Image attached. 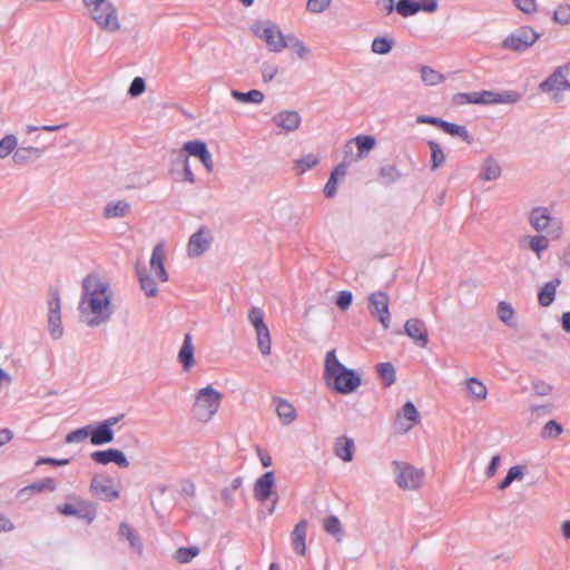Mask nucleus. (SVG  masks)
Segmentation results:
<instances>
[{"label": "nucleus", "mask_w": 570, "mask_h": 570, "mask_svg": "<svg viewBox=\"0 0 570 570\" xmlns=\"http://www.w3.org/2000/svg\"><path fill=\"white\" fill-rule=\"evenodd\" d=\"M114 292L108 281L90 273L81 281L78 302L79 320L86 326L95 328L110 322L114 313Z\"/></svg>", "instance_id": "1"}, {"label": "nucleus", "mask_w": 570, "mask_h": 570, "mask_svg": "<svg viewBox=\"0 0 570 570\" xmlns=\"http://www.w3.org/2000/svg\"><path fill=\"white\" fill-rule=\"evenodd\" d=\"M324 380L326 385L341 394H350L361 385V376L353 370L347 368L336 357L335 350L325 355Z\"/></svg>", "instance_id": "2"}, {"label": "nucleus", "mask_w": 570, "mask_h": 570, "mask_svg": "<svg viewBox=\"0 0 570 570\" xmlns=\"http://www.w3.org/2000/svg\"><path fill=\"white\" fill-rule=\"evenodd\" d=\"M529 226L538 234L548 235L552 240H559L564 235V223L553 214L549 206H534L527 215Z\"/></svg>", "instance_id": "3"}, {"label": "nucleus", "mask_w": 570, "mask_h": 570, "mask_svg": "<svg viewBox=\"0 0 570 570\" xmlns=\"http://www.w3.org/2000/svg\"><path fill=\"white\" fill-rule=\"evenodd\" d=\"M224 395L213 386L199 389L195 394L193 411L198 421L208 422L218 411Z\"/></svg>", "instance_id": "4"}, {"label": "nucleus", "mask_w": 570, "mask_h": 570, "mask_svg": "<svg viewBox=\"0 0 570 570\" xmlns=\"http://www.w3.org/2000/svg\"><path fill=\"white\" fill-rule=\"evenodd\" d=\"M252 32L263 40L272 52H281L287 48V36H284L281 29L271 21H256L252 26Z\"/></svg>", "instance_id": "5"}, {"label": "nucleus", "mask_w": 570, "mask_h": 570, "mask_svg": "<svg viewBox=\"0 0 570 570\" xmlns=\"http://www.w3.org/2000/svg\"><path fill=\"white\" fill-rule=\"evenodd\" d=\"M91 19L97 26L108 32H116L120 29V22L115 6L108 1L102 0L88 8Z\"/></svg>", "instance_id": "6"}, {"label": "nucleus", "mask_w": 570, "mask_h": 570, "mask_svg": "<svg viewBox=\"0 0 570 570\" xmlns=\"http://www.w3.org/2000/svg\"><path fill=\"white\" fill-rule=\"evenodd\" d=\"M392 466L399 488L402 490H416L420 488L424 478L423 470L399 461H393Z\"/></svg>", "instance_id": "7"}, {"label": "nucleus", "mask_w": 570, "mask_h": 570, "mask_svg": "<svg viewBox=\"0 0 570 570\" xmlns=\"http://www.w3.org/2000/svg\"><path fill=\"white\" fill-rule=\"evenodd\" d=\"M47 322L48 331L53 340L63 336V326L61 321V299L57 289H51L47 301Z\"/></svg>", "instance_id": "8"}, {"label": "nucleus", "mask_w": 570, "mask_h": 570, "mask_svg": "<svg viewBox=\"0 0 570 570\" xmlns=\"http://www.w3.org/2000/svg\"><path fill=\"white\" fill-rule=\"evenodd\" d=\"M538 33L533 28L523 26L518 28L515 31L510 33L503 41L502 48L513 51H525L529 49L538 39Z\"/></svg>", "instance_id": "9"}, {"label": "nucleus", "mask_w": 570, "mask_h": 570, "mask_svg": "<svg viewBox=\"0 0 570 570\" xmlns=\"http://www.w3.org/2000/svg\"><path fill=\"white\" fill-rule=\"evenodd\" d=\"M77 501V505L70 503L59 504L57 507V511L67 517H76L79 520L86 521L90 524L97 515V507L95 503L82 500L79 498H75Z\"/></svg>", "instance_id": "10"}, {"label": "nucleus", "mask_w": 570, "mask_h": 570, "mask_svg": "<svg viewBox=\"0 0 570 570\" xmlns=\"http://www.w3.org/2000/svg\"><path fill=\"white\" fill-rule=\"evenodd\" d=\"M390 297L385 292H373L368 296L370 314L377 320L384 328L390 327L391 314L389 311Z\"/></svg>", "instance_id": "11"}, {"label": "nucleus", "mask_w": 570, "mask_h": 570, "mask_svg": "<svg viewBox=\"0 0 570 570\" xmlns=\"http://www.w3.org/2000/svg\"><path fill=\"white\" fill-rule=\"evenodd\" d=\"M376 145V139L370 135H360L344 145L345 158L350 161H357L364 158Z\"/></svg>", "instance_id": "12"}, {"label": "nucleus", "mask_w": 570, "mask_h": 570, "mask_svg": "<svg viewBox=\"0 0 570 570\" xmlns=\"http://www.w3.org/2000/svg\"><path fill=\"white\" fill-rule=\"evenodd\" d=\"M89 490L92 495L107 502L115 501L120 495L118 487H115L112 479L108 476H94L91 479Z\"/></svg>", "instance_id": "13"}, {"label": "nucleus", "mask_w": 570, "mask_h": 570, "mask_svg": "<svg viewBox=\"0 0 570 570\" xmlns=\"http://www.w3.org/2000/svg\"><path fill=\"white\" fill-rule=\"evenodd\" d=\"M543 92H553V99L558 100L559 94L570 90V83L563 66L558 67L544 81L540 83Z\"/></svg>", "instance_id": "14"}, {"label": "nucleus", "mask_w": 570, "mask_h": 570, "mask_svg": "<svg viewBox=\"0 0 570 570\" xmlns=\"http://www.w3.org/2000/svg\"><path fill=\"white\" fill-rule=\"evenodd\" d=\"M213 242L210 230L202 226L194 233L187 244V254L189 257H198L209 249Z\"/></svg>", "instance_id": "15"}, {"label": "nucleus", "mask_w": 570, "mask_h": 570, "mask_svg": "<svg viewBox=\"0 0 570 570\" xmlns=\"http://www.w3.org/2000/svg\"><path fill=\"white\" fill-rule=\"evenodd\" d=\"M181 149L187 156L197 157L207 173H212L214 170V161L210 151L207 148V145L202 140H189L186 141Z\"/></svg>", "instance_id": "16"}, {"label": "nucleus", "mask_w": 570, "mask_h": 570, "mask_svg": "<svg viewBox=\"0 0 570 570\" xmlns=\"http://www.w3.org/2000/svg\"><path fill=\"white\" fill-rule=\"evenodd\" d=\"M521 99V94L515 90L480 91V105L515 104Z\"/></svg>", "instance_id": "17"}, {"label": "nucleus", "mask_w": 570, "mask_h": 570, "mask_svg": "<svg viewBox=\"0 0 570 570\" xmlns=\"http://www.w3.org/2000/svg\"><path fill=\"white\" fill-rule=\"evenodd\" d=\"M404 333L420 347L429 344V334L425 323L420 318H410L404 324Z\"/></svg>", "instance_id": "18"}, {"label": "nucleus", "mask_w": 570, "mask_h": 570, "mask_svg": "<svg viewBox=\"0 0 570 570\" xmlns=\"http://www.w3.org/2000/svg\"><path fill=\"white\" fill-rule=\"evenodd\" d=\"M90 458L94 462L98 464H109L116 463L119 468L127 469L129 466V461L122 451L118 449H107L95 451L90 454Z\"/></svg>", "instance_id": "19"}, {"label": "nucleus", "mask_w": 570, "mask_h": 570, "mask_svg": "<svg viewBox=\"0 0 570 570\" xmlns=\"http://www.w3.org/2000/svg\"><path fill=\"white\" fill-rule=\"evenodd\" d=\"M273 124L281 128L283 132H293L301 126L302 118L295 110H283L275 114L272 118Z\"/></svg>", "instance_id": "20"}, {"label": "nucleus", "mask_w": 570, "mask_h": 570, "mask_svg": "<svg viewBox=\"0 0 570 570\" xmlns=\"http://www.w3.org/2000/svg\"><path fill=\"white\" fill-rule=\"evenodd\" d=\"M165 259H166L165 247L163 244H157L153 248L149 265H150V271L163 283H166L169 279V275L165 268Z\"/></svg>", "instance_id": "21"}, {"label": "nucleus", "mask_w": 570, "mask_h": 570, "mask_svg": "<svg viewBox=\"0 0 570 570\" xmlns=\"http://www.w3.org/2000/svg\"><path fill=\"white\" fill-rule=\"evenodd\" d=\"M275 485V474L268 471L259 476L254 484V497L259 502H265L269 499L273 488Z\"/></svg>", "instance_id": "22"}, {"label": "nucleus", "mask_w": 570, "mask_h": 570, "mask_svg": "<svg viewBox=\"0 0 570 570\" xmlns=\"http://www.w3.org/2000/svg\"><path fill=\"white\" fill-rule=\"evenodd\" d=\"M194 354L195 347L193 344V336L191 334L186 333L177 355V360L181 364L185 372H189L195 366L196 362Z\"/></svg>", "instance_id": "23"}, {"label": "nucleus", "mask_w": 570, "mask_h": 570, "mask_svg": "<svg viewBox=\"0 0 570 570\" xmlns=\"http://www.w3.org/2000/svg\"><path fill=\"white\" fill-rule=\"evenodd\" d=\"M43 154V150L38 147H18L12 155V161L17 166H26L38 160Z\"/></svg>", "instance_id": "24"}, {"label": "nucleus", "mask_w": 570, "mask_h": 570, "mask_svg": "<svg viewBox=\"0 0 570 570\" xmlns=\"http://www.w3.org/2000/svg\"><path fill=\"white\" fill-rule=\"evenodd\" d=\"M57 489V482L53 478H45L41 479L32 484H29L22 489L19 490L18 497L19 498H26L28 499L33 493H41V492H53Z\"/></svg>", "instance_id": "25"}, {"label": "nucleus", "mask_w": 570, "mask_h": 570, "mask_svg": "<svg viewBox=\"0 0 570 570\" xmlns=\"http://www.w3.org/2000/svg\"><path fill=\"white\" fill-rule=\"evenodd\" d=\"M502 168L499 161L492 156H489L482 161L480 166L479 178L483 181H492L500 178Z\"/></svg>", "instance_id": "26"}, {"label": "nucleus", "mask_w": 570, "mask_h": 570, "mask_svg": "<svg viewBox=\"0 0 570 570\" xmlns=\"http://www.w3.org/2000/svg\"><path fill=\"white\" fill-rule=\"evenodd\" d=\"M560 284V278H553L541 286L538 292V303L540 306L549 307L554 302L557 289Z\"/></svg>", "instance_id": "27"}, {"label": "nucleus", "mask_w": 570, "mask_h": 570, "mask_svg": "<svg viewBox=\"0 0 570 570\" xmlns=\"http://www.w3.org/2000/svg\"><path fill=\"white\" fill-rule=\"evenodd\" d=\"M131 205L124 199L109 202L104 207V217L107 219L122 218L129 215Z\"/></svg>", "instance_id": "28"}, {"label": "nucleus", "mask_w": 570, "mask_h": 570, "mask_svg": "<svg viewBox=\"0 0 570 570\" xmlns=\"http://www.w3.org/2000/svg\"><path fill=\"white\" fill-rule=\"evenodd\" d=\"M306 531H307V521L301 520L294 527L292 534H291L293 549L302 556L306 551V544H305Z\"/></svg>", "instance_id": "29"}, {"label": "nucleus", "mask_w": 570, "mask_h": 570, "mask_svg": "<svg viewBox=\"0 0 570 570\" xmlns=\"http://www.w3.org/2000/svg\"><path fill=\"white\" fill-rule=\"evenodd\" d=\"M464 386L468 396L475 402H481L487 399L488 389L483 382L476 377H470L464 381Z\"/></svg>", "instance_id": "30"}, {"label": "nucleus", "mask_w": 570, "mask_h": 570, "mask_svg": "<svg viewBox=\"0 0 570 570\" xmlns=\"http://www.w3.org/2000/svg\"><path fill=\"white\" fill-rule=\"evenodd\" d=\"M550 240H552V238H549L548 235L535 233L534 235L528 236V248L538 259H541L544 252L549 248Z\"/></svg>", "instance_id": "31"}, {"label": "nucleus", "mask_w": 570, "mask_h": 570, "mask_svg": "<svg viewBox=\"0 0 570 570\" xmlns=\"http://www.w3.org/2000/svg\"><path fill=\"white\" fill-rule=\"evenodd\" d=\"M89 436L92 445H104L114 440V431L107 425L98 423L95 428L91 425Z\"/></svg>", "instance_id": "32"}, {"label": "nucleus", "mask_w": 570, "mask_h": 570, "mask_svg": "<svg viewBox=\"0 0 570 570\" xmlns=\"http://www.w3.org/2000/svg\"><path fill=\"white\" fill-rule=\"evenodd\" d=\"M276 413L278 419L284 425H288L296 419L295 407L286 400L277 399L276 401Z\"/></svg>", "instance_id": "33"}, {"label": "nucleus", "mask_w": 570, "mask_h": 570, "mask_svg": "<svg viewBox=\"0 0 570 570\" xmlns=\"http://www.w3.org/2000/svg\"><path fill=\"white\" fill-rule=\"evenodd\" d=\"M334 453L344 462H351L354 455V442L348 438H340L335 442Z\"/></svg>", "instance_id": "34"}, {"label": "nucleus", "mask_w": 570, "mask_h": 570, "mask_svg": "<svg viewBox=\"0 0 570 570\" xmlns=\"http://www.w3.org/2000/svg\"><path fill=\"white\" fill-rule=\"evenodd\" d=\"M137 276L141 291L147 297H155L158 294V287L154 278L147 273L146 268H137Z\"/></svg>", "instance_id": "35"}, {"label": "nucleus", "mask_w": 570, "mask_h": 570, "mask_svg": "<svg viewBox=\"0 0 570 570\" xmlns=\"http://www.w3.org/2000/svg\"><path fill=\"white\" fill-rule=\"evenodd\" d=\"M230 96L242 104H256L259 105L264 101V94L261 90L252 89L248 92L232 90Z\"/></svg>", "instance_id": "36"}, {"label": "nucleus", "mask_w": 570, "mask_h": 570, "mask_svg": "<svg viewBox=\"0 0 570 570\" xmlns=\"http://www.w3.org/2000/svg\"><path fill=\"white\" fill-rule=\"evenodd\" d=\"M323 529L326 533L334 537L337 542L343 539V527L340 519L336 515H330L323 521Z\"/></svg>", "instance_id": "37"}, {"label": "nucleus", "mask_w": 570, "mask_h": 570, "mask_svg": "<svg viewBox=\"0 0 570 570\" xmlns=\"http://www.w3.org/2000/svg\"><path fill=\"white\" fill-rule=\"evenodd\" d=\"M257 337V346L263 355L271 354L272 340L267 325L255 330Z\"/></svg>", "instance_id": "38"}, {"label": "nucleus", "mask_w": 570, "mask_h": 570, "mask_svg": "<svg viewBox=\"0 0 570 570\" xmlns=\"http://www.w3.org/2000/svg\"><path fill=\"white\" fill-rule=\"evenodd\" d=\"M525 474V466L513 465L509 469L505 478L499 483V490L508 489L513 481H521Z\"/></svg>", "instance_id": "39"}, {"label": "nucleus", "mask_w": 570, "mask_h": 570, "mask_svg": "<svg viewBox=\"0 0 570 570\" xmlns=\"http://www.w3.org/2000/svg\"><path fill=\"white\" fill-rule=\"evenodd\" d=\"M401 171L394 165H384L379 170V177L383 185H392L401 178Z\"/></svg>", "instance_id": "40"}, {"label": "nucleus", "mask_w": 570, "mask_h": 570, "mask_svg": "<svg viewBox=\"0 0 570 570\" xmlns=\"http://www.w3.org/2000/svg\"><path fill=\"white\" fill-rule=\"evenodd\" d=\"M442 130L451 136H458L463 141L471 144L473 141L472 136L464 126L452 124L444 120Z\"/></svg>", "instance_id": "41"}, {"label": "nucleus", "mask_w": 570, "mask_h": 570, "mask_svg": "<svg viewBox=\"0 0 570 570\" xmlns=\"http://www.w3.org/2000/svg\"><path fill=\"white\" fill-rule=\"evenodd\" d=\"M421 79L426 86H436L444 81V76L429 66L420 68Z\"/></svg>", "instance_id": "42"}, {"label": "nucleus", "mask_w": 570, "mask_h": 570, "mask_svg": "<svg viewBox=\"0 0 570 570\" xmlns=\"http://www.w3.org/2000/svg\"><path fill=\"white\" fill-rule=\"evenodd\" d=\"M514 308L508 302H500L497 306V315L499 320L508 326H514Z\"/></svg>", "instance_id": "43"}, {"label": "nucleus", "mask_w": 570, "mask_h": 570, "mask_svg": "<svg viewBox=\"0 0 570 570\" xmlns=\"http://www.w3.org/2000/svg\"><path fill=\"white\" fill-rule=\"evenodd\" d=\"M428 145L431 150V169L435 170L444 164L445 155L436 141L430 140Z\"/></svg>", "instance_id": "44"}, {"label": "nucleus", "mask_w": 570, "mask_h": 570, "mask_svg": "<svg viewBox=\"0 0 570 570\" xmlns=\"http://www.w3.org/2000/svg\"><path fill=\"white\" fill-rule=\"evenodd\" d=\"M395 10L404 18L414 16L419 12L417 0H399L395 6Z\"/></svg>", "instance_id": "45"}, {"label": "nucleus", "mask_w": 570, "mask_h": 570, "mask_svg": "<svg viewBox=\"0 0 570 570\" xmlns=\"http://www.w3.org/2000/svg\"><path fill=\"white\" fill-rule=\"evenodd\" d=\"M18 146V139L14 135H6L0 139V159L7 158L10 154L13 155Z\"/></svg>", "instance_id": "46"}, {"label": "nucleus", "mask_w": 570, "mask_h": 570, "mask_svg": "<svg viewBox=\"0 0 570 570\" xmlns=\"http://www.w3.org/2000/svg\"><path fill=\"white\" fill-rule=\"evenodd\" d=\"M199 554L198 547H181L176 550L175 559L179 563H188Z\"/></svg>", "instance_id": "47"}, {"label": "nucleus", "mask_w": 570, "mask_h": 570, "mask_svg": "<svg viewBox=\"0 0 570 570\" xmlns=\"http://www.w3.org/2000/svg\"><path fill=\"white\" fill-rule=\"evenodd\" d=\"M377 373L386 386L395 382V368L391 363H380L377 365Z\"/></svg>", "instance_id": "48"}, {"label": "nucleus", "mask_w": 570, "mask_h": 570, "mask_svg": "<svg viewBox=\"0 0 570 570\" xmlns=\"http://www.w3.org/2000/svg\"><path fill=\"white\" fill-rule=\"evenodd\" d=\"M393 41L386 37H376L373 39L371 49L374 53L386 55L392 50Z\"/></svg>", "instance_id": "49"}, {"label": "nucleus", "mask_w": 570, "mask_h": 570, "mask_svg": "<svg viewBox=\"0 0 570 570\" xmlns=\"http://www.w3.org/2000/svg\"><path fill=\"white\" fill-rule=\"evenodd\" d=\"M287 48L294 49L298 58L304 59L309 55V49L294 35H287Z\"/></svg>", "instance_id": "50"}, {"label": "nucleus", "mask_w": 570, "mask_h": 570, "mask_svg": "<svg viewBox=\"0 0 570 570\" xmlns=\"http://www.w3.org/2000/svg\"><path fill=\"white\" fill-rule=\"evenodd\" d=\"M452 100L456 106L466 104L480 105V92H459L453 96Z\"/></svg>", "instance_id": "51"}, {"label": "nucleus", "mask_w": 570, "mask_h": 570, "mask_svg": "<svg viewBox=\"0 0 570 570\" xmlns=\"http://www.w3.org/2000/svg\"><path fill=\"white\" fill-rule=\"evenodd\" d=\"M90 429L91 425H86L69 432L65 438L66 443H79L85 441L89 436Z\"/></svg>", "instance_id": "52"}, {"label": "nucleus", "mask_w": 570, "mask_h": 570, "mask_svg": "<svg viewBox=\"0 0 570 570\" xmlns=\"http://www.w3.org/2000/svg\"><path fill=\"white\" fill-rule=\"evenodd\" d=\"M320 163V159L314 154H308L295 161V168L299 169L301 173H305Z\"/></svg>", "instance_id": "53"}, {"label": "nucleus", "mask_w": 570, "mask_h": 570, "mask_svg": "<svg viewBox=\"0 0 570 570\" xmlns=\"http://www.w3.org/2000/svg\"><path fill=\"white\" fill-rule=\"evenodd\" d=\"M553 21L566 26L570 24V4H560L553 12Z\"/></svg>", "instance_id": "54"}, {"label": "nucleus", "mask_w": 570, "mask_h": 570, "mask_svg": "<svg viewBox=\"0 0 570 570\" xmlns=\"http://www.w3.org/2000/svg\"><path fill=\"white\" fill-rule=\"evenodd\" d=\"M184 160L189 161L183 149H175L170 153V170L174 173L178 167L184 169Z\"/></svg>", "instance_id": "55"}, {"label": "nucleus", "mask_w": 570, "mask_h": 570, "mask_svg": "<svg viewBox=\"0 0 570 570\" xmlns=\"http://www.w3.org/2000/svg\"><path fill=\"white\" fill-rule=\"evenodd\" d=\"M248 321L250 325L256 330L261 326L266 325L264 322V312L262 308L253 306L248 312Z\"/></svg>", "instance_id": "56"}, {"label": "nucleus", "mask_w": 570, "mask_h": 570, "mask_svg": "<svg viewBox=\"0 0 570 570\" xmlns=\"http://www.w3.org/2000/svg\"><path fill=\"white\" fill-rule=\"evenodd\" d=\"M402 415L412 423L410 426L419 422V412L411 401L403 405Z\"/></svg>", "instance_id": "57"}, {"label": "nucleus", "mask_w": 570, "mask_h": 570, "mask_svg": "<svg viewBox=\"0 0 570 570\" xmlns=\"http://www.w3.org/2000/svg\"><path fill=\"white\" fill-rule=\"evenodd\" d=\"M332 0H307L306 9L312 13H322L331 4Z\"/></svg>", "instance_id": "58"}, {"label": "nucleus", "mask_w": 570, "mask_h": 570, "mask_svg": "<svg viewBox=\"0 0 570 570\" xmlns=\"http://www.w3.org/2000/svg\"><path fill=\"white\" fill-rule=\"evenodd\" d=\"M119 534L122 535V537H126L130 541V544L134 548L139 547V540H138V537H137L136 532L127 523H121L120 524V527H119Z\"/></svg>", "instance_id": "59"}, {"label": "nucleus", "mask_w": 570, "mask_h": 570, "mask_svg": "<svg viewBox=\"0 0 570 570\" xmlns=\"http://www.w3.org/2000/svg\"><path fill=\"white\" fill-rule=\"evenodd\" d=\"M512 3L524 13H534L537 11L535 0H512Z\"/></svg>", "instance_id": "60"}, {"label": "nucleus", "mask_w": 570, "mask_h": 570, "mask_svg": "<svg viewBox=\"0 0 570 570\" xmlns=\"http://www.w3.org/2000/svg\"><path fill=\"white\" fill-rule=\"evenodd\" d=\"M561 432H562V426L553 420L547 422L543 428V436L544 438H556V436L560 435Z\"/></svg>", "instance_id": "61"}, {"label": "nucleus", "mask_w": 570, "mask_h": 570, "mask_svg": "<svg viewBox=\"0 0 570 570\" xmlns=\"http://www.w3.org/2000/svg\"><path fill=\"white\" fill-rule=\"evenodd\" d=\"M145 89H146L145 80L140 77H136L129 86L128 94L131 97H138L145 91Z\"/></svg>", "instance_id": "62"}, {"label": "nucleus", "mask_w": 570, "mask_h": 570, "mask_svg": "<svg viewBox=\"0 0 570 570\" xmlns=\"http://www.w3.org/2000/svg\"><path fill=\"white\" fill-rule=\"evenodd\" d=\"M278 68L277 66L268 62H264L262 66V78L264 82H271L274 77L277 75Z\"/></svg>", "instance_id": "63"}, {"label": "nucleus", "mask_w": 570, "mask_h": 570, "mask_svg": "<svg viewBox=\"0 0 570 570\" xmlns=\"http://www.w3.org/2000/svg\"><path fill=\"white\" fill-rule=\"evenodd\" d=\"M352 299H353V296H352L351 292L342 291L338 293V296L336 298V305L342 311H346L351 306Z\"/></svg>", "instance_id": "64"}]
</instances>
